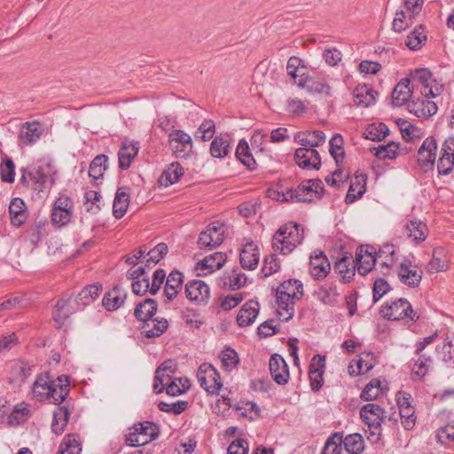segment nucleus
Here are the masks:
<instances>
[{"label":"nucleus","mask_w":454,"mask_h":454,"mask_svg":"<svg viewBox=\"0 0 454 454\" xmlns=\"http://www.w3.org/2000/svg\"><path fill=\"white\" fill-rule=\"evenodd\" d=\"M303 296V286L300 280L284 281L277 289L278 314L287 322L294 315V304Z\"/></svg>","instance_id":"nucleus-1"},{"label":"nucleus","mask_w":454,"mask_h":454,"mask_svg":"<svg viewBox=\"0 0 454 454\" xmlns=\"http://www.w3.org/2000/svg\"><path fill=\"white\" fill-rule=\"evenodd\" d=\"M54 167L51 163L40 160L28 170H24L21 182L37 194L47 192L53 184Z\"/></svg>","instance_id":"nucleus-2"},{"label":"nucleus","mask_w":454,"mask_h":454,"mask_svg":"<svg viewBox=\"0 0 454 454\" xmlns=\"http://www.w3.org/2000/svg\"><path fill=\"white\" fill-rule=\"evenodd\" d=\"M303 238V228L298 223H288L276 231L271 247L275 252L288 254L301 243Z\"/></svg>","instance_id":"nucleus-3"},{"label":"nucleus","mask_w":454,"mask_h":454,"mask_svg":"<svg viewBox=\"0 0 454 454\" xmlns=\"http://www.w3.org/2000/svg\"><path fill=\"white\" fill-rule=\"evenodd\" d=\"M360 417L364 424L368 426V440L377 442L380 440L381 424L385 419L384 410L376 403H367L361 408Z\"/></svg>","instance_id":"nucleus-4"},{"label":"nucleus","mask_w":454,"mask_h":454,"mask_svg":"<svg viewBox=\"0 0 454 454\" xmlns=\"http://www.w3.org/2000/svg\"><path fill=\"white\" fill-rule=\"evenodd\" d=\"M412 88L419 90L422 97L436 98L443 90V85L436 83L432 80V74L427 69H418L411 77Z\"/></svg>","instance_id":"nucleus-5"},{"label":"nucleus","mask_w":454,"mask_h":454,"mask_svg":"<svg viewBox=\"0 0 454 454\" xmlns=\"http://www.w3.org/2000/svg\"><path fill=\"white\" fill-rule=\"evenodd\" d=\"M159 435V428L153 422L145 421L137 424L126 435V442L132 447L145 445Z\"/></svg>","instance_id":"nucleus-6"},{"label":"nucleus","mask_w":454,"mask_h":454,"mask_svg":"<svg viewBox=\"0 0 454 454\" xmlns=\"http://www.w3.org/2000/svg\"><path fill=\"white\" fill-rule=\"evenodd\" d=\"M380 314L389 320H402L409 319L416 321L419 317L412 309L411 303L408 300L400 298L387 303L380 309Z\"/></svg>","instance_id":"nucleus-7"},{"label":"nucleus","mask_w":454,"mask_h":454,"mask_svg":"<svg viewBox=\"0 0 454 454\" xmlns=\"http://www.w3.org/2000/svg\"><path fill=\"white\" fill-rule=\"evenodd\" d=\"M172 154L177 159H185L192 153V137L182 129H174L168 135Z\"/></svg>","instance_id":"nucleus-8"},{"label":"nucleus","mask_w":454,"mask_h":454,"mask_svg":"<svg viewBox=\"0 0 454 454\" xmlns=\"http://www.w3.org/2000/svg\"><path fill=\"white\" fill-rule=\"evenodd\" d=\"M197 378L200 387L211 395L218 394L223 386L219 372L207 363L200 365Z\"/></svg>","instance_id":"nucleus-9"},{"label":"nucleus","mask_w":454,"mask_h":454,"mask_svg":"<svg viewBox=\"0 0 454 454\" xmlns=\"http://www.w3.org/2000/svg\"><path fill=\"white\" fill-rule=\"evenodd\" d=\"M224 240V224L219 222L210 223L201 231L198 239L200 249H213L220 246Z\"/></svg>","instance_id":"nucleus-10"},{"label":"nucleus","mask_w":454,"mask_h":454,"mask_svg":"<svg viewBox=\"0 0 454 454\" xmlns=\"http://www.w3.org/2000/svg\"><path fill=\"white\" fill-rule=\"evenodd\" d=\"M437 143L433 137H427L418 151V164L419 167L427 170L432 168L436 158Z\"/></svg>","instance_id":"nucleus-11"},{"label":"nucleus","mask_w":454,"mask_h":454,"mask_svg":"<svg viewBox=\"0 0 454 454\" xmlns=\"http://www.w3.org/2000/svg\"><path fill=\"white\" fill-rule=\"evenodd\" d=\"M430 98H413L407 104V109L418 118H428L437 112V105Z\"/></svg>","instance_id":"nucleus-12"},{"label":"nucleus","mask_w":454,"mask_h":454,"mask_svg":"<svg viewBox=\"0 0 454 454\" xmlns=\"http://www.w3.org/2000/svg\"><path fill=\"white\" fill-rule=\"evenodd\" d=\"M397 275L403 284L410 287H417L421 282L423 272L417 270L416 266H412L411 261L406 260L399 264Z\"/></svg>","instance_id":"nucleus-13"},{"label":"nucleus","mask_w":454,"mask_h":454,"mask_svg":"<svg viewBox=\"0 0 454 454\" xmlns=\"http://www.w3.org/2000/svg\"><path fill=\"white\" fill-rule=\"evenodd\" d=\"M294 159L297 165L303 168L318 169L321 166V159L318 152L313 148L301 146L296 149Z\"/></svg>","instance_id":"nucleus-14"},{"label":"nucleus","mask_w":454,"mask_h":454,"mask_svg":"<svg viewBox=\"0 0 454 454\" xmlns=\"http://www.w3.org/2000/svg\"><path fill=\"white\" fill-rule=\"evenodd\" d=\"M226 262V255L221 252H215L196 263L195 270L199 276H206L223 268Z\"/></svg>","instance_id":"nucleus-15"},{"label":"nucleus","mask_w":454,"mask_h":454,"mask_svg":"<svg viewBox=\"0 0 454 454\" xmlns=\"http://www.w3.org/2000/svg\"><path fill=\"white\" fill-rule=\"evenodd\" d=\"M330 270V262L322 251L315 252L310 255L309 272L314 279H324L329 274Z\"/></svg>","instance_id":"nucleus-16"},{"label":"nucleus","mask_w":454,"mask_h":454,"mask_svg":"<svg viewBox=\"0 0 454 454\" xmlns=\"http://www.w3.org/2000/svg\"><path fill=\"white\" fill-rule=\"evenodd\" d=\"M270 372L272 379L279 385H285L289 379V371L284 358L278 354L271 356L270 359Z\"/></svg>","instance_id":"nucleus-17"},{"label":"nucleus","mask_w":454,"mask_h":454,"mask_svg":"<svg viewBox=\"0 0 454 454\" xmlns=\"http://www.w3.org/2000/svg\"><path fill=\"white\" fill-rule=\"evenodd\" d=\"M185 294L190 301L202 303L209 299L210 289L205 282L192 280L186 284Z\"/></svg>","instance_id":"nucleus-18"},{"label":"nucleus","mask_w":454,"mask_h":454,"mask_svg":"<svg viewBox=\"0 0 454 454\" xmlns=\"http://www.w3.org/2000/svg\"><path fill=\"white\" fill-rule=\"evenodd\" d=\"M49 393L50 400L55 404H60L69 393V380L66 375H60L52 380Z\"/></svg>","instance_id":"nucleus-19"},{"label":"nucleus","mask_w":454,"mask_h":454,"mask_svg":"<svg viewBox=\"0 0 454 454\" xmlns=\"http://www.w3.org/2000/svg\"><path fill=\"white\" fill-rule=\"evenodd\" d=\"M301 184L294 190H289L286 192L279 193L276 191H269V197L281 202L296 201V202H312V198H309L306 191Z\"/></svg>","instance_id":"nucleus-20"},{"label":"nucleus","mask_w":454,"mask_h":454,"mask_svg":"<svg viewBox=\"0 0 454 454\" xmlns=\"http://www.w3.org/2000/svg\"><path fill=\"white\" fill-rule=\"evenodd\" d=\"M411 80L402 79L392 91V104L395 106H402L408 104L409 99L413 98V88L410 87Z\"/></svg>","instance_id":"nucleus-21"},{"label":"nucleus","mask_w":454,"mask_h":454,"mask_svg":"<svg viewBox=\"0 0 454 454\" xmlns=\"http://www.w3.org/2000/svg\"><path fill=\"white\" fill-rule=\"evenodd\" d=\"M43 131L42 125L38 121L26 122L20 128L19 140L23 145H31L41 137Z\"/></svg>","instance_id":"nucleus-22"},{"label":"nucleus","mask_w":454,"mask_h":454,"mask_svg":"<svg viewBox=\"0 0 454 454\" xmlns=\"http://www.w3.org/2000/svg\"><path fill=\"white\" fill-rule=\"evenodd\" d=\"M377 94L370 85H358L353 91L354 104L357 106L368 107L375 103Z\"/></svg>","instance_id":"nucleus-23"},{"label":"nucleus","mask_w":454,"mask_h":454,"mask_svg":"<svg viewBox=\"0 0 454 454\" xmlns=\"http://www.w3.org/2000/svg\"><path fill=\"white\" fill-rule=\"evenodd\" d=\"M260 309L257 301H249L246 302L239 311L237 316V323L240 327H246L254 323Z\"/></svg>","instance_id":"nucleus-24"},{"label":"nucleus","mask_w":454,"mask_h":454,"mask_svg":"<svg viewBox=\"0 0 454 454\" xmlns=\"http://www.w3.org/2000/svg\"><path fill=\"white\" fill-rule=\"evenodd\" d=\"M294 140L301 146L315 149L325 142V135L321 130L298 132L294 136Z\"/></svg>","instance_id":"nucleus-25"},{"label":"nucleus","mask_w":454,"mask_h":454,"mask_svg":"<svg viewBox=\"0 0 454 454\" xmlns=\"http://www.w3.org/2000/svg\"><path fill=\"white\" fill-rule=\"evenodd\" d=\"M139 145L134 141H124L119 151V167L127 169L130 167L131 161L137 155Z\"/></svg>","instance_id":"nucleus-26"},{"label":"nucleus","mask_w":454,"mask_h":454,"mask_svg":"<svg viewBox=\"0 0 454 454\" xmlns=\"http://www.w3.org/2000/svg\"><path fill=\"white\" fill-rule=\"evenodd\" d=\"M260 254L257 247L254 243H247L239 255V262L242 268L247 270H254L259 262Z\"/></svg>","instance_id":"nucleus-27"},{"label":"nucleus","mask_w":454,"mask_h":454,"mask_svg":"<svg viewBox=\"0 0 454 454\" xmlns=\"http://www.w3.org/2000/svg\"><path fill=\"white\" fill-rule=\"evenodd\" d=\"M427 271L429 274L446 271L449 269V261L443 247H436L433 250L431 261L427 263Z\"/></svg>","instance_id":"nucleus-28"},{"label":"nucleus","mask_w":454,"mask_h":454,"mask_svg":"<svg viewBox=\"0 0 454 454\" xmlns=\"http://www.w3.org/2000/svg\"><path fill=\"white\" fill-rule=\"evenodd\" d=\"M324 367V358L319 355L315 356L309 366V380L310 386L313 391H317L322 387Z\"/></svg>","instance_id":"nucleus-29"},{"label":"nucleus","mask_w":454,"mask_h":454,"mask_svg":"<svg viewBox=\"0 0 454 454\" xmlns=\"http://www.w3.org/2000/svg\"><path fill=\"white\" fill-rule=\"evenodd\" d=\"M51 382L48 372L39 375L33 384L32 394L34 397L38 401L48 399Z\"/></svg>","instance_id":"nucleus-30"},{"label":"nucleus","mask_w":454,"mask_h":454,"mask_svg":"<svg viewBox=\"0 0 454 454\" xmlns=\"http://www.w3.org/2000/svg\"><path fill=\"white\" fill-rule=\"evenodd\" d=\"M129 193L127 187H121L117 190L114 203H113V214L120 219L121 218L129 207Z\"/></svg>","instance_id":"nucleus-31"},{"label":"nucleus","mask_w":454,"mask_h":454,"mask_svg":"<svg viewBox=\"0 0 454 454\" xmlns=\"http://www.w3.org/2000/svg\"><path fill=\"white\" fill-rule=\"evenodd\" d=\"M183 275L181 272L172 271L167 278L164 294L168 301L176 297L183 286Z\"/></svg>","instance_id":"nucleus-32"},{"label":"nucleus","mask_w":454,"mask_h":454,"mask_svg":"<svg viewBox=\"0 0 454 454\" xmlns=\"http://www.w3.org/2000/svg\"><path fill=\"white\" fill-rule=\"evenodd\" d=\"M405 231L408 238L417 244L424 241L428 235L427 226L421 221H410L405 226Z\"/></svg>","instance_id":"nucleus-33"},{"label":"nucleus","mask_w":454,"mask_h":454,"mask_svg":"<svg viewBox=\"0 0 454 454\" xmlns=\"http://www.w3.org/2000/svg\"><path fill=\"white\" fill-rule=\"evenodd\" d=\"M377 258L375 255L364 254V248L358 247L356 252V269L360 275L365 276L373 269Z\"/></svg>","instance_id":"nucleus-34"},{"label":"nucleus","mask_w":454,"mask_h":454,"mask_svg":"<svg viewBox=\"0 0 454 454\" xmlns=\"http://www.w3.org/2000/svg\"><path fill=\"white\" fill-rule=\"evenodd\" d=\"M183 175L184 168L178 162H174L163 171L159 178V183L161 186L168 187L176 183Z\"/></svg>","instance_id":"nucleus-35"},{"label":"nucleus","mask_w":454,"mask_h":454,"mask_svg":"<svg viewBox=\"0 0 454 454\" xmlns=\"http://www.w3.org/2000/svg\"><path fill=\"white\" fill-rule=\"evenodd\" d=\"M366 191V177L364 175L356 176L355 181H352L348 191L345 201L348 204L353 203Z\"/></svg>","instance_id":"nucleus-36"},{"label":"nucleus","mask_w":454,"mask_h":454,"mask_svg":"<svg viewBox=\"0 0 454 454\" xmlns=\"http://www.w3.org/2000/svg\"><path fill=\"white\" fill-rule=\"evenodd\" d=\"M168 326V323L165 318L149 319L143 326V333L147 338H154L160 336Z\"/></svg>","instance_id":"nucleus-37"},{"label":"nucleus","mask_w":454,"mask_h":454,"mask_svg":"<svg viewBox=\"0 0 454 454\" xmlns=\"http://www.w3.org/2000/svg\"><path fill=\"white\" fill-rule=\"evenodd\" d=\"M125 297L126 294H122L121 289L115 286L112 291L104 295L102 304L109 311L115 310L122 305Z\"/></svg>","instance_id":"nucleus-38"},{"label":"nucleus","mask_w":454,"mask_h":454,"mask_svg":"<svg viewBox=\"0 0 454 454\" xmlns=\"http://www.w3.org/2000/svg\"><path fill=\"white\" fill-rule=\"evenodd\" d=\"M157 311V303L153 299H145L143 302L137 305L134 315L140 320L148 321Z\"/></svg>","instance_id":"nucleus-39"},{"label":"nucleus","mask_w":454,"mask_h":454,"mask_svg":"<svg viewBox=\"0 0 454 454\" xmlns=\"http://www.w3.org/2000/svg\"><path fill=\"white\" fill-rule=\"evenodd\" d=\"M395 247L392 244H386L381 247L376 254V258L380 260V265L385 268L387 271L381 270L384 275L387 274L389 268L395 262Z\"/></svg>","instance_id":"nucleus-40"},{"label":"nucleus","mask_w":454,"mask_h":454,"mask_svg":"<svg viewBox=\"0 0 454 454\" xmlns=\"http://www.w3.org/2000/svg\"><path fill=\"white\" fill-rule=\"evenodd\" d=\"M69 416L70 412L66 406H60L54 411L51 429L56 434H60L64 432Z\"/></svg>","instance_id":"nucleus-41"},{"label":"nucleus","mask_w":454,"mask_h":454,"mask_svg":"<svg viewBox=\"0 0 454 454\" xmlns=\"http://www.w3.org/2000/svg\"><path fill=\"white\" fill-rule=\"evenodd\" d=\"M9 214L12 223L20 226L25 220V203L20 198H14L9 205Z\"/></svg>","instance_id":"nucleus-42"},{"label":"nucleus","mask_w":454,"mask_h":454,"mask_svg":"<svg viewBox=\"0 0 454 454\" xmlns=\"http://www.w3.org/2000/svg\"><path fill=\"white\" fill-rule=\"evenodd\" d=\"M351 262L353 263L355 261L352 258L343 256L334 264V269L341 276L344 282H349L355 276L356 266L351 265Z\"/></svg>","instance_id":"nucleus-43"},{"label":"nucleus","mask_w":454,"mask_h":454,"mask_svg":"<svg viewBox=\"0 0 454 454\" xmlns=\"http://www.w3.org/2000/svg\"><path fill=\"white\" fill-rule=\"evenodd\" d=\"M342 444L349 454H360L364 449V441L360 434H351L342 437Z\"/></svg>","instance_id":"nucleus-44"},{"label":"nucleus","mask_w":454,"mask_h":454,"mask_svg":"<svg viewBox=\"0 0 454 454\" xmlns=\"http://www.w3.org/2000/svg\"><path fill=\"white\" fill-rule=\"evenodd\" d=\"M236 157L250 170H253L256 167V161L253 158L249 145L247 141L240 140L237 149Z\"/></svg>","instance_id":"nucleus-45"},{"label":"nucleus","mask_w":454,"mask_h":454,"mask_svg":"<svg viewBox=\"0 0 454 454\" xmlns=\"http://www.w3.org/2000/svg\"><path fill=\"white\" fill-rule=\"evenodd\" d=\"M107 160L108 158L105 154L98 155L92 160L89 168V176L94 181L103 177L104 172L107 168Z\"/></svg>","instance_id":"nucleus-46"},{"label":"nucleus","mask_w":454,"mask_h":454,"mask_svg":"<svg viewBox=\"0 0 454 454\" xmlns=\"http://www.w3.org/2000/svg\"><path fill=\"white\" fill-rule=\"evenodd\" d=\"M374 155L380 160H394L399 153V145L395 142L380 145L371 149Z\"/></svg>","instance_id":"nucleus-47"},{"label":"nucleus","mask_w":454,"mask_h":454,"mask_svg":"<svg viewBox=\"0 0 454 454\" xmlns=\"http://www.w3.org/2000/svg\"><path fill=\"white\" fill-rule=\"evenodd\" d=\"M426 40L425 28L422 25H419L407 36L405 44L410 50L416 51L421 47Z\"/></svg>","instance_id":"nucleus-48"},{"label":"nucleus","mask_w":454,"mask_h":454,"mask_svg":"<svg viewBox=\"0 0 454 454\" xmlns=\"http://www.w3.org/2000/svg\"><path fill=\"white\" fill-rule=\"evenodd\" d=\"M309 198H312V201L320 200L324 193V184L319 179L306 180L301 183Z\"/></svg>","instance_id":"nucleus-49"},{"label":"nucleus","mask_w":454,"mask_h":454,"mask_svg":"<svg viewBox=\"0 0 454 454\" xmlns=\"http://www.w3.org/2000/svg\"><path fill=\"white\" fill-rule=\"evenodd\" d=\"M81 444L74 434H68L60 444L58 454H80Z\"/></svg>","instance_id":"nucleus-50"},{"label":"nucleus","mask_w":454,"mask_h":454,"mask_svg":"<svg viewBox=\"0 0 454 454\" xmlns=\"http://www.w3.org/2000/svg\"><path fill=\"white\" fill-rule=\"evenodd\" d=\"M190 388V381L187 378H175L166 388L168 395L172 396L179 395Z\"/></svg>","instance_id":"nucleus-51"},{"label":"nucleus","mask_w":454,"mask_h":454,"mask_svg":"<svg viewBox=\"0 0 454 454\" xmlns=\"http://www.w3.org/2000/svg\"><path fill=\"white\" fill-rule=\"evenodd\" d=\"M431 364L432 359L430 356L419 354L411 370L413 379H415V377L419 380L422 379L427 373Z\"/></svg>","instance_id":"nucleus-52"},{"label":"nucleus","mask_w":454,"mask_h":454,"mask_svg":"<svg viewBox=\"0 0 454 454\" xmlns=\"http://www.w3.org/2000/svg\"><path fill=\"white\" fill-rule=\"evenodd\" d=\"M380 381L377 379L372 380L362 391L360 397L364 401L377 399L382 394Z\"/></svg>","instance_id":"nucleus-53"},{"label":"nucleus","mask_w":454,"mask_h":454,"mask_svg":"<svg viewBox=\"0 0 454 454\" xmlns=\"http://www.w3.org/2000/svg\"><path fill=\"white\" fill-rule=\"evenodd\" d=\"M330 153L333 157L337 165H339L344 158V152L342 150L343 138L340 134H335L329 142Z\"/></svg>","instance_id":"nucleus-54"},{"label":"nucleus","mask_w":454,"mask_h":454,"mask_svg":"<svg viewBox=\"0 0 454 454\" xmlns=\"http://www.w3.org/2000/svg\"><path fill=\"white\" fill-rule=\"evenodd\" d=\"M0 176L3 182L13 183L15 179V165L11 158L4 156L0 164Z\"/></svg>","instance_id":"nucleus-55"},{"label":"nucleus","mask_w":454,"mask_h":454,"mask_svg":"<svg viewBox=\"0 0 454 454\" xmlns=\"http://www.w3.org/2000/svg\"><path fill=\"white\" fill-rule=\"evenodd\" d=\"M229 142L221 137H215L210 145V153L215 158H223L229 153Z\"/></svg>","instance_id":"nucleus-56"},{"label":"nucleus","mask_w":454,"mask_h":454,"mask_svg":"<svg viewBox=\"0 0 454 454\" xmlns=\"http://www.w3.org/2000/svg\"><path fill=\"white\" fill-rule=\"evenodd\" d=\"M168 247L165 243H160L153 249L146 251V266L150 267L158 263L160 259L167 254Z\"/></svg>","instance_id":"nucleus-57"},{"label":"nucleus","mask_w":454,"mask_h":454,"mask_svg":"<svg viewBox=\"0 0 454 454\" xmlns=\"http://www.w3.org/2000/svg\"><path fill=\"white\" fill-rule=\"evenodd\" d=\"M245 282V276L235 271L231 274L224 275L223 278V286L231 290L239 289L244 286Z\"/></svg>","instance_id":"nucleus-58"},{"label":"nucleus","mask_w":454,"mask_h":454,"mask_svg":"<svg viewBox=\"0 0 454 454\" xmlns=\"http://www.w3.org/2000/svg\"><path fill=\"white\" fill-rule=\"evenodd\" d=\"M414 20H409V14L404 11L396 12L395 17L392 22V28L396 33H401L413 24Z\"/></svg>","instance_id":"nucleus-59"},{"label":"nucleus","mask_w":454,"mask_h":454,"mask_svg":"<svg viewBox=\"0 0 454 454\" xmlns=\"http://www.w3.org/2000/svg\"><path fill=\"white\" fill-rule=\"evenodd\" d=\"M341 444L342 435L336 433L326 441L322 454H340Z\"/></svg>","instance_id":"nucleus-60"},{"label":"nucleus","mask_w":454,"mask_h":454,"mask_svg":"<svg viewBox=\"0 0 454 454\" xmlns=\"http://www.w3.org/2000/svg\"><path fill=\"white\" fill-rule=\"evenodd\" d=\"M74 310L69 309L68 301L61 299L55 305L53 317L56 322L63 323Z\"/></svg>","instance_id":"nucleus-61"},{"label":"nucleus","mask_w":454,"mask_h":454,"mask_svg":"<svg viewBox=\"0 0 454 454\" xmlns=\"http://www.w3.org/2000/svg\"><path fill=\"white\" fill-rule=\"evenodd\" d=\"M72 215L73 211L71 210L51 209V223L58 228H61L70 222Z\"/></svg>","instance_id":"nucleus-62"},{"label":"nucleus","mask_w":454,"mask_h":454,"mask_svg":"<svg viewBox=\"0 0 454 454\" xmlns=\"http://www.w3.org/2000/svg\"><path fill=\"white\" fill-rule=\"evenodd\" d=\"M222 365L226 371H231L239 363L237 352L232 348H226L221 354Z\"/></svg>","instance_id":"nucleus-63"},{"label":"nucleus","mask_w":454,"mask_h":454,"mask_svg":"<svg viewBox=\"0 0 454 454\" xmlns=\"http://www.w3.org/2000/svg\"><path fill=\"white\" fill-rule=\"evenodd\" d=\"M401 422L406 430L413 428L416 421L415 410L413 407H402L399 409Z\"/></svg>","instance_id":"nucleus-64"}]
</instances>
